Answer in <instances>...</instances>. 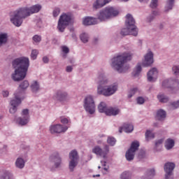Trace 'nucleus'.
Here are the masks:
<instances>
[{"label":"nucleus","mask_w":179,"mask_h":179,"mask_svg":"<svg viewBox=\"0 0 179 179\" xmlns=\"http://www.w3.org/2000/svg\"><path fill=\"white\" fill-rule=\"evenodd\" d=\"M84 108L85 111L89 113V114H94V112L96 111V104L94 103L93 96L89 95L85 99Z\"/></svg>","instance_id":"9"},{"label":"nucleus","mask_w":179,"mask_h":179,"mask_svg":"<svg viewBox=\"0 0 179 179\" xmlns=\"http://www.w3.org/2000/svg\"><path fill=\"white\" fill-rule=\"evenodd\" d=\"M73 69V68L72 67V66H68L66 68V71L67 72H72Z\"/></svg>","instance_id":"51"},{"label":"nucleus","mask_w":179,"mask_h":179,"mask_svg":"<svg viewBox=\"0 0 179 179\" xmlns=\"http://www.w3.org/2000/svg\"><path fill=\"white\" fill-rule=\"evenodd\" d=\"M176 0H167L166 4L165 6V12H169L174 8V3Z\"/></svg>","instance_id":"29"},{"label":"nucleus","mask_w":179,"mask_h":179,"mask_svg":"<svg viewBox=\"0 0 179 179\" xmlns=\"http://www.w3.org/2000/svg\"><path fill=\"white\" fill-rule=\"evenodd\" d=\"M72 17H71V15L66 13L61 15L57 23V29L59 31L64 33V31H65V29L69 26Z\"/></svg>","instance_id":"7"},{"label":"nucleus","mask_w":179,"mask_h":179,"mask_svg":"<svg viewBox=\"0 0 179 179\" xmlns=\"http://www.w3.org/2000/svg\"><path fill=\"white\" fill-rule=\"evenodd\" d=\"M62 124H68L69 122V120L66 117H64L61 120Z\"/></svg>","instance_id":"50"},{"label":"nucleus","mask_w":179,"mask_h":179,"mask_svg":"<svg viewBox=\"0 0 179 179\" xmlns=\"http://www.w3.org/2000/svg\"><path fill=\"white\" fill-rule=\"evenodd\" d=\"M175 142L174 140L171 138H168L165 142V148L167 150H170V149H173L174 148Z\"/></svg>","instance_id":"28"},{"label":"nucleus","mask_w":179,"mask_h":179,"mask_svg":"<svg viewBox=\"0 0 179 179\" xmlns=\"http://www.w3.org/2000/svg\"><path fill=\"white\" fill-rule=\"evenodd\" d=\"M137 92H138V89L136 87L131 88L129 90L128 94L129 99H131V97H132L135 94V93H136Z\"/></svg>","instance_id":"39"},{"label":"nucleus","mask_w":179,"mask_h":179,"mask_svg":"<svg viewBox=\"0 0 179 179\" xmlns=\"http://www.w3.org/2000/svg\"><path fill=\"white\" fill-rule=\"evenodd\" d=\"M158 73L159 72L156 68H152L151 70H150L147 74L148 82H156Z\"/></svg>","instance_id":"21"},{"label":"nucleus","mask_w":179,"mask_h":179,"mask_svg":"<svg viewBox=\"0 0 179 179\" xmlns=\"http://www.w3.org/2000/svg\"><path fill=\"white\" fill-rule=\"evenodd\" d=\"M141 71H142V66H141L140 64H138L133 72L134 76L135 77L139 76V73H141Z\"/></svg>","instance_id":"32"},{"label":"nucleus","mask_w":179,"mask_h":179,"mask_svg":"<svg viewBox=\"0 0 179 179\" xmlns=\"http://www.w3.org/2000/svg\"><path fill=\"white\" fill-rule=\"evenodd\" d=\"M126 26L127 28H124L121 30L120 34L122 36H138V28L135 25V20L132 15L127 14L126 15Z\"/></svg>","instance_id":"5"},{"label":"nucleus","mask_w":179,"mask_h":179,"mask_svg":"<svg viewBox=\"0 0 179 179\" xmlns=\"http://www.w3.org/2000/svg\"><path fill=\"white\" fill-rule=\"evenodd\" d=\"M122 131H124V132H127V134H129L134 131V125L128 123H125L123 127H120L119 132L120 134H122Z\"/></svg>","instance_id":"23"},{"label":"nucleus","mask_w":179,"mask_h":179,"mask_svg":"<svg viewBox=\"0 0 179 179\" xmlns=\"http://www.w3.org/2000/svg\"><path fill=\"white\" fill-rule=\"evenodd\" d=\"M107 142L109 145H110V146H114L117 141L114 138V137L109 136L108 138Z\"/></svg>","instance_id":"40"},{"label":"nucleus","mask_w":179,"mask_h":179,"mask_svg":"<svg viewBox=\"0 0 179 179\" xmlns=\"http://www.w3.org/2000/svg\"><path fill=\"white\" fill-rule=\"evenodd\" d=\"M101 163L102 166H106V162L101 161Z\"/></svg>","instance_id":"55"},{"label":"nucleus","mask_w":179,"mask_h":179,"mask_svg":"<svg viewBox=\"0 0 179 179\" xmlns=\"http://www.w3.org/2000/svg\"><path fill=\"white\" fill-rule=\"evenodd\" d=\"M139 149V141H135L131 143L130 148L126 152V159L128 162H131V160H134L135 157V152Z\"/></svg>","instance_id":"11"},{"label":"nucleus","mask_w":179,"mask_h":179,"mask_svg":"<svg viewBox=\"0 0 179 179\" xmlns=\"http://www.w3.org/2000/svg\"><path fill=\"white\" fill-rule=\"evenodd\" d=\"M166 118V111L160 109L157 112L156 120L162 121Z\"/></svg>","instance_id":"27"},{"label":"nucleus","mask_w":179,"mask_h":179,"mask_svg":"<svg viewBox=\"0 0 179 179\" xmlns=\"http://www.w3.org/2000/svg\"><path fill=\"white\" fill-rule=\"evenodd\" d=\"M15 99H12L10 101L11 108H10V114H15L16 111L17 110V106H19L23 99H22V97H19V95L17 94H14Z\"/></svg>","instance_id":"15"},{"label":"nucleus","mask_w":179,"mask_h":179,"mask_svg":"<svg viewBox=\"0 0 179 179\" xmlns=\"http://www.w3.org/2000/svg\"><path fill=\"white\" fill-rule=\"evenodd\" d=\"M61 13V8L59 7H55L53 10L52 15L54 17H57Z\"/></svg>","instance_id":"37"},{"label":"nucleus","mask_w":179,"mask_h":179,"mask_svg":"<svg viewBox=\"0 0 179 179\" xmlns=\"http://www.w3.org/2000/svg\"><path fill=\"white\" fill-rule=\"evenodd\" d=\"M132 59V54L131 52H124L112 59V66L119 73L127 72L129 69V64L127 62Z\"/></svg>","instance_id":"4"},{"label":"nucleus","mask_w":179,"mask_h":179,"mask_svg":"<svg viewBox=\"0 0 179 179\" xmlns=\"http://www.w3.org/2000/svg\"><path fill=\"white\" fill-rule=\"evenodd\" d=\"M29 87V81L24 80L19 86L14 94H17L23 100L24 99V90Z\"/></svg>","instance_id":"16"},{"label":"nucleus","mask_w":179,"mask_h":179,"mask_svg":"<svg viewBox=\"0 0 179 179\" xmlns=\"http://www.w3.org/2000/svg\"><path fill=\"white\" fill-rule=\"evenodd\" d=\"M178 86V80H165L162 83V87H166L167 89H171L174 90V89H177Z\"/></svg>","instance_id":"18"},{"label":"nucleus","mask_w":179,"mask_h":179,"mask_svg":"<svg viewBox=\"0 0 179 179\" xmlns=\"http://www.w3.org/2000/svg\"><path fill=\"white\" fill-rule=\"evenodd\" d=\"M97 86V94L104 96L105 97H110L113 94H115L117 90H118V84L113 83L110 85H108V80L106 77L103 71L99 72L98 76L96 78Z\"/></svg>","instance_id":"1"},{"label":"nucleus","mask_w":179,"mask_h":179,"mask_svg":"<svg viewBox=\"0 0 179 179\" xmlns=\"http://www.w3.org/2000/svg\"><path fill=\"white\" fill-rule=\"evenodd\" d=\"M157 99L160 101V103H167V101H169V97H167L164 94H159L157 96Z\"/></svg>","instance_id":"33"},{"label":"nucleus","mask_w":179,"mask_h":179,"mask_svg":"<svg viewBox=\"0 0 179 179\" xmlns=\"http://www.w3.org/2000/svg\"><path fill=\"white\" fill-rule=\"evenodd\" d=\"M51 134H61L62 132H66L68 127H63L62 124L52 125L50 127Z\"/></svg>","instance_id":"19"},{"label":"nucleus","mask_w":179,"mask_h":179,"mask_svg":"<svg viewBox=\"0 0 179 179\" xmlns=\"http://www.w3.org/2000/svg\"><path fill=\"white\" fill-rule=\"evenodd\" d=\"M176 168V164L173 162H168L164 165V171L166 173V179H174L173 176V171Z\"/></svg>","instance_id":"13"},{"label":"nucleus","mask_w":179,"mask_h":179,"mask_svg":"<svg viewBox=\"0 0 179 179\" xmlns=\"http://www.w3.org/2000/svg\"><path fill=\"white\" fill-rule=\"evenodd\" d=\"M30 116L29 115V109H24L22 113V117H20L15 120L17 124L19 125H27L29 124Z\"/></svg>","instance_id":"12"},{"label":"nucleus","mask_w":179,"mask_h":179,"mask_svg":"<svg viewBox=\"0 0 179 179\" xmlns=\"http://www.w3.org/2000/svg\"><path fill=\"white\" fill-rule=\"evenodd\" d=\"M24 159H23L22 157H19L15 161V166L17 167V169H23L24 167Z\"/></svg>","instance_id":"30"},{"label":"nucleus","mask_w":179,"mask_h":179,"mask_svg":"<svg viewBox=\"0 0 179 179\" xmlns=\"http://www.w3.org/2000/svg\"><path fill=\"white\" fill-rule=\"evenodd\" d=\"M155 138V134L152 133V131L148 130L145 132V139L146 141H149V139H153Z\"/></svg>","instance_id":"36"},{"label":"nucleus","mask_w":179,"mask_h":179,"mask_svg":"<svg viewBox=\"0 0 179 179\" xmlns=\"http://www.w3.org/2000/svg\"><path fill=\"white\" fill-rule=\"evenodd\" d=\"M97 18L87 17L83 20V23L85 26H92V24H97Z\"/></svg>","instance_id":"24"},{"label":"nucleus","mask_w":179,"mask_h":179,"mask_svg":"<svg viewBox=\"0 0 179 179\" xmlns=\"http://www.w3.org/2000/svg\"><path fill=\"white\" fill-rule=\"evenodd\" d=\"M53 98L55 99V100H57L58 101L61 102L68 101V100H69V98L68 97V94L62 91H57L54 95Z\"/></svg>","instance_id":"20"},{"label":"nucleus","mask_w":179,"mask_h":179,"mask_svg":"<svg viewBox=\"0 0 179 179\" xmlns=\"http://www.w3.org/2000/svg\"><path fill=\"white\" fill-rule=\"evenodd\" d=\"M103 170H104L105 171H108V168L105 167V168H103Z\"/></svg>","instance_id":"56"},{"label":"nucleus","mask_w":179,"mask_h":179,"mask_svg":"<svg viewBox=\"0 0 179 179\" xmlns=\"http://www.w3.org/2000/svg\"><path fill=\"white\" fill-rule=\"evenodd\" d=\"M111 0H96L95 3H94V8L95 9H99V8H103L104 5H106V3H108V2H110Z\"/></svg>","instance_id":"25"},{"label":"nucleus","mask_w":179,"mask_h":179,"mask_svg":"<svg viewBox=\"0 0 179 179\" xmlns=\"http://www.w3.org/2000/svg\"><path fill=\"white\" fill-rule=\"evenodd\" d=\"M29 65L30 62L27 57H19L14 59L13 61V67L15 70L11 76L12 79L15 82L23 80L26 78V75H27Z\"/></svg>","instance_id":"3"},{"label":"nucleus","mask_w":179,"mask_h":179,"mask_svg":"<svg viewBox=\"0 0 179 179\" xmlns=\"http://www.w3.org/2000/svg\"><path fill=\"white\" fill-rule=\"evenodd\" d=\"M172 69L176 76L179 75V66H174Z\"/></svg>","instance_id":"45"},{"label":"nucleus","mask_w":179,"mask_h":179,"mask_svg":"<svg viewBox=\"0 0 179 179\" xmlns=\"http://www.w3.org/2000/svg\"><path fill=\"white\" fill-rule=\"evenodd\" d=\"M92 152L93 153H95V155L106 159L107 155H108V152H110V149L108 145H105L103 149H101L99 146L96 145L92 149Z\"/></svg>","instance_id":"14"},{"label":"nucleus","mask_w":179,"mask_h":179,"mask_svg":"<svg viewBox=\"0 0 179 179\" xmlns=\"http://www.w3.org/2000/svg\"><path fill=\"white\" fill-rule=\"evenodd\" d=\"M80 38L83 43H87V41H89V35L85 33L81 34L80 36Z\"/></svg>","instance_id":"35"},{"label":"nucleus","mask_w":179,"mask_h":179,"mask_svg":"<svg viewBox=\"0 0 179 179\" xmlns=\"http://www.w3.org/2000/svg\"><path fill=\"white\" fill-rule=\"evenodd\" d=\"M158 15H160V13H159L158 10L152 11V15H150V16L148 17L147 20L148 22H152V20H153V19H155V16H158Z\"/></svg>","instance_id":"34"},{"label":"nucleus","mask_w":179,"mask_h":179,"mask_svg":"<svg viewBox=\"0 0 179 179\" xmlns=\"http://www.w3.org/2000/svg\"><path fill=\"white\" fill-rule=\"evenodd\" d=\"M37 55H38V50H32L31 53V59H36V58H37Z\"/></svg>","instance_id":"42"},{"label":"nucleus","mask_w":179,"mask_h":179,"mask_svg":"<svg viewBox=\"0 0 179 179\" xmlns=\"http://www.w3.org/2000/svg\"><path fill=\"white\" fill-rule=\"evenodd\" d=\"M69 169L70 171H73L75 170V167L78 166L79 163V155H78V152L76 150H72L69 153Z\"/></svg>","instance_id":"10"},{"label":"nucleus","mask_w":179,"mask_h":179,"mask_svg":"<svg viewBox=\"0 0 179 179\" xmlns=\"http://www.w3.org/2000/svg\"><path fill=\"white\" fill-rule=\"evenodd\" d=\"M32 40L34 43H40V41H41V36L35 35L33 36Z\"/></svg>","instance_id":"43"},{"label":"nucleus","mask_w":179,"mask_h":179,"mask_svg":"<svg viewBox=\"0 0 179 179\" xmlns=\"http://www.w3.org/2000/svg\"><path fill=\"white\" fill-rule=\"evenodd\" d=\"M117 15H118V10L113 7H108L99 12L98 20H100V22H106V20H108V19L115 17Z\"/></svg>","instance_id":"6"},{"label":"nucleus","mask_w":179,"mask_h":179,"mask_svg":"<svg viewBox=\"0 0 179 179\" xmlns=\"http://www.w3.org/2000/svg\"><path fill=\"white\" fill-rule=\"evenodd\" d=\"M43 62H44V64H48V62H50V59L47 56H45L43 57Z\"/></svg>","instance_id":"49"},{"label":"nucleus","mask_w":179,"mask_h":179,"mask_svg":"<svg viewBox=\"0 0 179 179\" xmlns=\"http://www.w3.org/2000/svg\"><path fill=\"white\" fill-rule=\"evenodd\" d=\"M41 5L36 4L29 8L24 7L19 8L11 15L10 22L17 27H20V26H22V23H23V19H26V17L33 15V13H38L41 10Z\"/></svg>","instance_id":"2"},{"label":"nucleus","mask_w":179,"mask_h":179,"mask_svg":"<svg viewBox=\"0 0 179 179\" xmlns=\"http://www.w3.org/2000/svg\"><path fill=\"white\" fill-rule=\"evenodd\" d=\"M50 160L52 163H54L55 169H59L61 164H62V158L59 156V153L57 152L50 155Z\"/></svg>","instance_id":"17"},{"label":"nucleus","mask_w":179,"mask_h":179,"mask_svg":"<svg viewBox=\"0 0 179 179\" xmlns=\"http://www.w3.org/2000/svg\"><path fill=\"white\" fill-rule=\"evenodd\" d=\"M98 169H101V166H98Z\"/></svg>","instance_id":"59"},{"label":"nucleus","mask_w":179,"mask_h":179,"mask_svg":"<svg viewBox=\"0 0 179 179\" xmlns=\"http://www.w3.org/2000/svg\"><path fill=\"white\" fill-rule=\"evenodd\" d=\"M72 37H73V38L75 40V39H76V34H75V33H73L72 34Z\"/></svg>","instance_id":"53"},{"label":"nucleus","mask_w":179,"mask_h":179,"mask_svg":"<svg viewBox=\"0 0 179 179\" xmlns=\"http://www.w3.org/2000/svg\"><path fill=\"white\" fill-rule=\"evenodd\" d=\"M99 113H105L106 115H118L120 109L115 108H107V105L104 102H101L98 106Z\"/></svg>","instance_id":"8"},{"label":"nucleus","mask_w":179,"mask_h":179,"mask_svg":"<svg viewBox=\"0 0 179 179\" xmlns=\"http://www.w3.org/2000/svg\"><path fill=\"white\" fill-rule=\"evenodd\" d=\"M152 64H153V53L152 52H149L145 56V59L143 62V66H150Z\"/></svg>","instance_id":"22"},{"label":"nucleus","mask_w":179,"mask_h":179,"mask_svg":"<svg viewBox=\"0 0 179 179\" xmlns=\"http://www.w3.org/2000/svg\"><path fill=\"white\" fill-rule=\"evenodd\" d=\"M157 1L158 0H152L151 3L150 5V8H157Z\"/></svg>","instance_id":"44"},{"label":"nucleus","mask_w":179,"mask_h":179,"mask_svg":"<svg viewBox=\"0 0 179 179\" xmlns=\"http://www.w3.org/2000/svg\"><path fill=\"white\" fill-rule=\"evenodd\" d=\"M70 31L73 32V28H71Z\"/></svg>","instance_id":"58"},{"label":"nucleus","mask_w":179,"mask_h":179,"mask_svg":"<svg viewBox=\"0 0 179 179\" xmlns=\"http://www.w3.org/2000/svg\"><path fill=\"white\" fill-rule=\"evenodd\" d=\"M122 179H131V173L129 171H124L121 175Z\"/></svg>","instance_id":"38"},{"label":"nucleus","mask_w":179,"mask_h":179,"mask_svg":"<svg viewBox=\"0 0 179 179\" xmlns=\"http://www.w3.org/2000/svg\"><path fill=\"white\" fill-rule=\"evenodd\" d=\"M98 40H99V38H94V41H95V43H96V42L98 41Z\"/></svg>","instance_id":"57"},{"label":"nucleus","mask_w":179,"mask_h":179,"mask_svg":"<svg viewBox=\"0 0 179 179\" xmlns=\"http://www.w3.org/2000/svg\"><path fill=\"white\" fill-rule=\"evenodd\" d=\"M8 43V34H0V46Z\"/></svg>","instance_id":"31"},{"label":"nucleus","mask_w":179,"mask_h":179,"mask_svg":"<svg viewBox=\"0 0 179 179\" xmlns=\"http://www.w3.org/2000/svg\"><path fill=\"white\" fill-rule=\"evenodd\" d=\"M147 176H148V178L146 179H150L152 178V177H154L155 176V169H150L147 171Z\"/></svg>","instance_id":"41"},{"label":"nucleus","mask_w":179,"mask_h":179,"mask_svg":"<svg viewBox=\"0 0 179 179\" xmlns=\"http://www.w3.org/2000/svg\"><path fill=\"white\" fill-rule=\"evenodd\" d=\"M139 2H149V0H138Z\"/></svg>","instance_id":"54"},{"label":"nucleus","mask_w":179,"mask_h":179,"mask_svg":"<svg viewBox=\"0 0 179 179\" xmlns=\"http://www.w3.org/2000/svg\"><path fill=\"white\" fill-rule=\"evenodd\" d=\"M62 50L64 52V54H68V52H69V48L66 46H62Z\"/></svg>","instance_id":"48"},{"label":"nucleus","mask_w":179,"mask_h":179,"mask_svg":"<svg viewBox=\"0 0 179 179\" xmlns=\"http://www.w3.org/2000/svg\"><path fill=\"white\" fill-rule=\"evenodd\" d=\"M96 177H100V175H97Z\"/></svg>","instance_id":"60"},{"label":"nucleus","mask_w":179,"mask_h":179,"mask_svg":"<svg viewBox=\"0 0 179 179\" xmlns=\"http://www.w3.org/2000/svg\"><path fill=\"white\" fill-rule=\"evenodd\" d=\"M137 103L138 104H143L145 103V99L142 96H139L137 98Z\"/></svg>","instance_id":"46"},{"label":"nucleus","mask_w":179,"mask_h":179,"mask_svg":"<svg viewBox=\"0 0 179 179\" xmlns=\"http://www.w3.org/2000/svg\"><path fill=\"white\" fill-rule=\"evenodd\" d=\"M31 90L33 93H37L40 90V84L37 81H33L31 84Z\"/></svg>","instance_id":"26"},{"label":"nucleus","mask_w":179,"mask_h":179,"mask_svg":"<svg viewBox=\"0 0 179 179\" xmlns=\"http://www.w3.org/2000/svg\"><path fill=\"white\" fill-rule=\"evenodd\" d=\"M2 94L4 97H8L9 96V92L8 91H3Z\"/></svg>","instance_id":"52"},{"label":"nucleus","mask_w":179,"mask_h":179,"mask_svg":"<svg viewBox=\"0 0 179 179\" xmlns=\"http://www.w3.org/2000/svg\"><path fill=\"white\" fill-rule=\"evenodd\" d=\"M163 142H164V139H163V138H161V139L155 142V146H156V148H159V145H162V143H163Z\"/></svg>","instance_id":"47"}]
</instances>
